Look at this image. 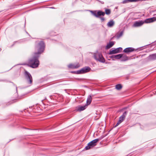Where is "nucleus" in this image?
<instances>
[{"label":"nucleus","mask_w":156,"mask_h":156,"mask_svg":"<svg viewBox=\"0 0 156 156\" xmlns=\"http://www.w3.org/2000/svg\"><path fill=\"white\" fill-rule=\"evenodd\" d=\"M94 59L97 61L101 62H104L105 60L101 53L96 51L94 53Z\"/></svg>","instance_id":"nucleus-2"},{"label":"nucleus","mask_w":156,"mask_h":156,"mask_svg":"<svg viewBox=\"0 0 156 156\" xmlns=\"http://www.w3.org/2000/svg\"><path fill=\"white\" fill-rule=\"evenodd\" d=\"M105 13L102 12L101 11H99L97 12V15L98 16V17H99V16L105 15Z\"/></svg>","instance_id":"nucleus-17"},{"label":"nucleus","mask_w":156,"mask_h":156,"mask_svg":"<svg viewBox=\"0 0 156 156\" xmlns=\"http://www.w3.org/2000/svg\"><path fill=\"white\" fill-rule=\"evenodd\" d=\"M148 58L151 60H156V53L150 55L149 56Z\"/></svg>","instance_id":"nucleus-13"},{"label":"nucleus","mask_w":156,"mask_h":156,"mask_svg":"<svg viewBox=\"0 0 156 156\" xmlns=\"http://www.w3.org/2000/svg\"><path fill=\"white\" fill-rule=\"evenodd\" d=\"M123 55L122 54L114 55L115 58L116 59H119L122 57Z\"/></svg>","instance_id":"nucleus-18"},{"label":"nucleus","mask_w":156,"mask_h":156,"mask_svg":"<svg viewBox=\"0 0 156 156\" xmlns=\"http://www.w3.org/2000/svg\"><path fill=\"white\" fill-rule=\"evenodd\" d=\"M115 24V22L113 20L110 21L107 24V26L108 27H112Z\"/></svg>","instance_id":"nucleus-12"},{"label":"nucleus","mask_w":156,"mask_h":156,"mask_svg":"<svg viewBox=\"0 0 156 156\" xmlns=\"http://www.w3.org/2000/svg\"><path fill=\"white\" fill-rule=\"evenodd\" d=\"M135 50V49L132 47H129L126 48L123 50V52L125 53H127L131 52Z\"/></svg>","instance_id":"nucleus-9"},{"label":"nucleus","mask_w":156,"mask_h":156,"mask_svg":"<svg viewBox=\"0 0 156 156\" xmlns=\"http://www.w3.org/2000/svg\"><path fill=\"white\" fill-rule=\"evenodd\" d=\"M45 47L44 44L42 41H41L38 44L37 47L38 52H35L33 57L30 59L28 62L30 66L34 68L37 67L39 64L38 58L39 55L43 52Z\"/></svg>","instance_id":"nucleus-1"},{"label":"nucleus","mask_w":156,"mask_h":156,"mask_svg":"<svg viewBox=\"0 0 156 156\" xmlns=\"http://www.w3.org/2000/svg\"><path fill=\"white\" fill-rule=\"evenodd\" d=\"M128 2H129L128 0H124L123 1L122 3L123 4H125Z\"/></svg>","instance_id":"nucleus-26"},{"label":"nucleus","mask_w":156,"mask_h":156,"mask_svg":"<svg viewBox=\"0 0 156 156\" xmlns=\"http://www.w3.org/2000/svg\"><path fill=\"white\" fill-rule=\"evenodd\" d=\"M68 67L69 68L74 69V64H70L68 66Z\"/></svg>","instance_id":"nucleus-23"},{"label":"nucleus","mask_w":156,"mask_h":156,"mask_svg":"<svg viewBox=\"0 0 156 156\" xmlns=\"http://www.w3.org/2000/svg\"><path fill=\"white\" fill-rule=\"evenodd\" d=\"M90 69V68L87 66H86L83 68H82L80 70H78L76 72H72V73H76L77 74H80V73H83L88 72H89Z\"/></svg>","instance_id":"nucleus-5"},{"label":"nucleus","mask_w":156,"mask_h":156,"mask_svg":"<svg viewBox=\"0 0 156 156\" xmlns=\"http://www.w3.org/2000/svg\"><path fill=\"white\" fill-rule=\"evenodd\" d=\"M74 69H77L80 66V65L79 63L74 64Z\"/></svg>","instance_id":"nucleus-22"},{"label":"nucleus","mask_w":156,"mask_h":156,"mask_svg":"<svg viewBox=\"0 0 156 156\" xmlns=\"http://www.w3.org/2000/svg\"><path fill=\"white\" fill-rule=\"evenodd\" d=\"M99 18L101 19L102 21H104L105 20V18L103 17H99Z\"/></svg>","instance_id":"nucleus-28"},{"label":"nucleus","mask_w":156,"mask_h":156,"mask_svg":"<svg viewBox=\"0 0 156 156\" xmlns=\"http://www.w3.org/2000/svg\"><path fill=\"white\" fill-rule=\"evenodd\" d=\"M91 12L92 14L95 17H98V16L97 15V13H96L95 12H93V11H91Z\"/></svg>","instance_id":"nucleus-24"},{"label":"nucleus","mask_w":156,"mask_h":156,"mask_svg":"<svg viewBox=\"0 0 156 156\" xmlns=\"http://www.w3.org/2000/svg\"><path fill=\"white\" fill-rule=\"evenodd\" d=\"M122 50V48L121 47L112 50H110L109 52V54H114L119 53L121 52Z\"/></svg>","instance_id":"nucleus-6"},{"label":"nucleus","mask_w":156,"mask_h":156,"mask_svg":"<svg viewBox=\"0 0 156 156\" xmlns=\"http://www.w3.org/2000/svg\"><path fill=\"white\" fill-rule=\"evenodd\" d=\"M122 122H121L119 120V122L117 123L116 124V125L115 126V127H116L118 126Z\"/></svg>","instance_id":"nucleus-27"},{"label":"nucleus","mask_w":156,"mask_h":156,"mask_svg":"<svg viewBox=\"0 0 156 156\" xmlns=\"http://www.w3.org/2000/svg\"><path fill=\"white\" fill-rule=\"evenodd\" d=\"M98 1V2H100L101 3V4H103L104 3V2L103 1H99L98 0H97Z\"/></svg>","instance_id":"nucleus-30"},{"label":"nucleus","mask_w":156,"mask_h":156,"mask_svg":"<svg viewBox=\"0 0 156 156\" xmlns=\"http://www.w3.org/2000/svg\"><path fill=\"white\" fill-rule=\"evenodd\" d=\"M25 76L26 80L29 86H30L33 82V79L31 74L27 71L25 72Z\"/></svg>","instance_id":"nucleus-4"},{"label":"nucleus","mask_w":156,"mask_h":156,"mask_svg":"<svg viewBox=\"0 0 156 156\" xmlns=\"http://www.w3.org/2000/svg\"><path fill=\"white\" fill-rule=\"evenodd\" d=\"M129 2H133L138 1L139 0H128Z\"/></svg>","instance_id":"nucleus-25"},{"label":"nucleus","mask_w":156,"mask_h":156,"mask_svg":"<svg viewBox=\"0 0 156 156\" xmlns=\"http://www.w3.org/2000/svg\"><path fill=\"white\" fill-rule=\"evenodd\" d=\"M122 61H126L128 60V57L126 56H122Z\"/></svg>","instance_id":"nucleus-21"},{"label":"nucleus","mask_w":156,"mask_h":156,"mask_svg":"<svg viewBox=\"0 0 156 156\" xmlns=\"http://www.w3.org/2000/svg\"><path fill=\"white\" fill-rule=\"evenodd\" d=\"M101 140L100 138L96 139L89 142L85 148L86 150L90 149L97 145V143Z\"/></svg>","instance_id":"nucleus-3"},{"label":"nucleus","mask_w":156,"mask_h":156,"mask_svg":"<svg viewBox=\"0 0 156 156\" xmlns=\"http://www.w3.org/2000/svg\"><path fill=\"white\" fill-rule=\"evenodd\" d=\"M105 13L107 15H109L111 13V10L110 9H106L105 10Z\"/></svg>","instance_id":"nucleus-20"},{"label":"nucleus","mask_w":156,"mask_h":156,"mask_svg":"<svg viewBox=\"0 0 156 156\" xmlns=\"http://www.w3.org/2000/svg\"><path fill=\"white\" fill-rule=\"evenodd\" d=\"M144 23V22L143 21H136L134 23L133 26L134 27H140L142 26Z\"/></svg>","instance_id":"nucleus-10"},{"label":"nucleus","mask_w":156,"mask_h":156,"mask_svg":"<svg viewBox=\"0 0 156 156\" xmlns=\"http://www.w3.org/2000/svg\"><path fill=\"white\" fill-rule=\"evenodd\" d=\"M110 57L113 60H114L113 58H115L114 55H112L110 56Z\"/></svg>","instance_id":"nucleus-29"},{"label":"nucleus","mask_w":156,"mask_h":156,"mask_svg":"<svg viewBox=\"0 0 156 156\" xmlns=\"http://www.w3.org/2000/svg\"><path fill=\"white\" fill-rule=\"evenodd\" d=\"M122 87V86L121 84H118L115 86V88L118 90H119L121 89Z\"/></svg>","instance_id":"nucleus-19"},{"label":"nucleus","mask_w":156,"mask_h":156,"mask_svg":"<svg viewBox=\"0 0 156 156\" xmlns=\"http://www.w3.org/2000/svg\"><path fill=\"white\" fill-rule=\"evenodd\" d=\"M123 31H122L121 32H120V33L118 32V33H117V34L116 35V38L117 39L119 38L120 37H122V35L123 34Z\"/></svg>","instance_id":"nucleus-16"},{"label":"nucleus","mask_w":156,"mask_h":156,"mask_svg":"<svg viewBox=\"0 0 156 156\" xmlns=\"http://www.w3.org/2000/svg\"><path fill=\"white\" fill-rule=\"evenodd\" d=\"M156 20V18L155 17H153L146 19L145 20L144 23H149L153 22Z\"/></svg>","instance_id":"nucleus-8"},{"label":"nucleus","mask_w":156,"mask_h":156,"mask_svg":"<svg viewBox=\"0 0 156 156\" xmlns=\"http://www.w3.org/2000/svg\"><path fill=\"white\" fill-rule=\"evenodd\" d=\"M114 44L113 42H110L107 45L106 48L107 49H109L112 47Z\"/></svg>","instance_id":"nucleus-15"},{"label":"nucleus","mask_w":156,"mask_h":156,"mask_svg":"<svg viewBox=\"0 0 156 156\" xmlns=\"http://www.w3.org/2000/svg\"><path fill=\"white\" fill-rule=\"evenodd\" d=\"M92 99V98L91 96L90 95L89 96L87 101V104L86 105H87V106L90 105L91 103Z\"/></svg>","instance_id":"nucleus-14"},{"label":"nucleus","mask_w":156,"mask_h":156,"mask_svg":"<svg viewBox=\"0 0 156 156\" xmlns=\"http://www.w3.org/2000/svg\"><path fill=\"white\" fill-rule=\"evenodd\" d=\"M127 113V111H125L123 113L122 115H121L119 118V121L121 122H122L125 118L126 116V115Z\"/></svg>","instance_id":"nucleus-11"},{"label":"nucleus","mask_w":156,"mask_h":156,"mask_svg":"<svg viewBox=\"0 0 156 156\" xmlns=\"http://www.w3.org/2000/svg\"><path fill=\"white\" fill-rule=\"evenodd\" d=\"M87 107V105H85L83 106L79 105L77 107V111H81L85 110Z\"/></svg>","instance_id":"nucleus-7"}]
</instances>
